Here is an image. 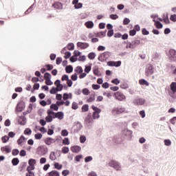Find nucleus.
I'll use <instances>...</instances> for the list:
<instances>
[{
    "instance_id": "obj_30",
    "label": "nucleus",
    "mask_w": 176,
    "mask_h": 176,
    "mask_svg": "<svg viewBox=\"0 0 176 176\" xmlns=\"http://www.w3.org/2000/svg\"><path fill=\"white\" fill-rule=\"evenodd\" d=\"M88 58L89 60H94V58H96V53L94 52H90L89 54H88Z\"/></svg>"
},
{
    "instance_id": "obj_45",
    "label": "nucleus",
    "mask_w": 176,
    "mask_h": 176,
    "mask_svg": "<svg viewBox=\"0 0 176 176\" xmlns=\"http://www.w3.org/2000/svg\"><path fill=\"white\" fill-rule=\"evenodd\" d=\"M50 160H56V154L54 153V152L50 153Z\"/></svg>"
},
{
    "instance_id": "obj_28",
    "label": "nucleus",
    "mask_w": 176,
    "mask_h": 176,
    "mask_svg": "<svg viewBox=\"0 0 176 176\" xmlns=\"http://www.w3.org/2000/svg\"><path fill=\"white\" fill-rule=\"evenodd\" d=\"M65 71H66L67 74H71V72H72V71H74V67H72V65L67 66L65 67Z\"/></svg>"
},
{
    "instance_id": "obj_6",
    "label": "nucleus",
    "mask_w": 176,
    "mask_h": 176,
    "mask_svg": "<svg viewBox=\"0 0 176 176\" xmlns=\"http://www.w3.org/2000/svg\"><path fill=\"white\" fill-rule=\"evenodd\" d=\"M111 56V52H104L98 57L99 61H104V60H108V58Z\"/></svg>"
},
{
    "instance_id": "obj_53",
    "label": "nucleus",
    "mask_w": 176,
    "mask_h": 176,
    "mask_svg": "<svg viewBox=\"0 0 176 176\" xmlns=\"http://www.w3.org/2000/svg\"><path fill=\"white\" fill-rule=\"evenodd\" d=\"M71 79H72V80H74V81L78 80V74H74L72 75Z\"/></svg>"
},
{
    "instance_id": "obj_34",
    "label": "nucleus",
    "mask_w": 176,
    "mask_h": 176,
    "mask_svg": "<svg viewBox=\"0 0 176 176\" xmlns=\"http://www.w3.org/2000/svg\"><path fill=\"white\" fill-rule=\"evenodd\" d=\"M89 111V104H84L82 107V112H87Z\"/></svg>"
},
{
    "instance_id": "obj_52",
    "label": "nucleus",
    "mask_w": 176,
    "mask_h": 176,
    "mask_svg": "<svg viewBox=\"0 0 176 176\" xmlns=\"http://www.w3.org/2000/svg\"><path fill=\"white\" fill-rule=\"evenodd\" d=\"M61 135H63V137H67V135H68V131L67 130H63L61 131Z\"/></svg>"
},
{
    "instance_id": "obj_8",
    "label": "nucleus",
    "mask_w": 176,
    "mask_h": 176,
    "mask_svg": "<svg viewBox=\"0 0 176 176\" xmlns=\"http://www.w3.org/2000/svg\"><path fill=\"white\" fill-rule=\"evenodd\" d=\"M153 72H154L153 66L152 65H148L145 72L146 76H151V75H152Z\"/></svg>"
},
{
    "instance_id": "obj_10",
    "label": "nucleus",
    "mask_w": 176,
    "mask_h": 176,
    "mask_svg": "<svg viewBox=\"0 0 176 176\" xmlns=\"http://www.w3.org/2000/svg\"><path fill=\"white\" fill-rule=\"evenodd\" d=\"M140 43L141 42L140 41V40H135L131 43H129L128 45L129 49H135V47H137V46H138V45H140Z\"/></svg>"
},
{
    "instance_id": "obj_19",
    "label": "nucleus",
    "mask_w": 176,
    "mask_h": 176,
    "mask_svg": "<svg viewBox=\"0 0 176 176\" xmlns=\"http://www.w3.org/2000/svg\"><path fill=\"white\" fill-rule=\"evenodd\" d=\"M44 142L45 144H46V145H52V144L56 142V140L52 138H47L45 140Z\"/></svg>"
},
{
    "instance_id": "obj_50",
    "label": "nucleus",
    "mask_w": 176,
    "mask_h": 176,
    "mask_svg": "<svg viewBox=\"0 0 176 176\" xmlns=\"http://www.w3.org/2000/svg\"><path fill=\"white\" fill-rule=\"evenodd\" d=\"M80 142L81 144H84V142H86V136H80Z\"/></svg>"
},
{
    "instance_id": "obj_15",
    "label": "nucleus",
    "mask_w": 176,
    "mask_h": 176,
    "mask_svg": "<svg viewBox=\"0 0 176 176\" xmlns=\"http://www.w3.org/2000/svg\"><path fill=\"white\" fill-rule=\"evenodd\" d=\"M52 8H54V9H56L58 10H61V9H63V3H61L60 2H55L52 5Z\"/></svg>"
},
{
    "instance_id": "obj_23",
    "label": "nucleus",
    "mask_w": 176,
    "mask_h": 176,
    "mask_svg": "<svg viewBox=\"0 0 176 176\" xmlns=\"http://www.w3.org/2000/svg\"><path fill=\"white\" fill-rule=\"evenodd\" d=\"M24 142H25V138L23 135H21L17 140V144L22 146V145H24Z\"/></svg>"
},
{
    "instance_id": "obj_17",
    "label": "nucleus",
    "mask_w": 176,
    "mask_h": 176,
    "mask_svg": "<svg viewBox=\"0 0 176 176\" xmlns=\"http://www.w3.org/2000/svg\"><path fill=\"white\" fill-rule=\"evenodd\" d=\"M1 151L3 153H10V152H12V148L9 146H5L1 148Z\"/></svg>"
},
{
    "instance_id": "obj_59",
    "label": "nucleus",
    "mask_w": 176,
    "mask_h": 176,
    "mask_svg": "<svg viewBox=\"0 0 176 176\" xmlns=\"http://www.w3.org/2000/svg\"><path fill=\"white\" fill-rule=\"evenodd\" d=\"M45 85L47 86H52V85H53V82H52L50 79L45 80Z\"/></svg>"
},
{
    "instance_id": "obj_55",
    "label": "nucleus",
    "mask_w": 176,
    "mask_h": 176,
    "mask_svg": "<svg viewBox=\"0 0 176 176\" xmlns=\"http://www.w3.org/2000/svg\"><path fill=\"white\" fill-rule=\"evenodd\" d=\"M130 23V19L125 18L123 21V24L124 25H127L128 24Z\"/></svg>"
},
{
    "instance_id": "obj_61",
    "label": "nucleus",
    "mask_w": 176,
    "mask_h": 176,
    "mask_svg": "<svg viewBox=\"0 0 176 176\" xmlns=\"http://www.w3.org/2000/svg\"><path fill=\"white\" fill-rule=\"evenodd\" d=\"M142 34L143 35H149V32L148 30H146V29L144 28L142 30Z\"/></svg>"
},
{
    "instance_id": "obj_40",
    "label": "nucleus",
    "mask_w": 176,
    "mask_h": 176,
    "mask_svg": "<svg viewBox=\"0 0 176 176\" xmlns=\"http://www.w3.org/2000/svg\"><path fill=\"white\" fill-rule=\"evenodd\" d=\"M51 109H54V111H58V106L56 104H52L50 106Z\"/></svg>"
},
{
    "instance_id": "obj_38",
    "label": "nucleus",
    "mask_w": 176,
    "mask_h": 176,
    "mask_svg": "<svg viewBox=\"0 0 176 176\" xmlns=\"http://www.w3.org/2000/svg\"><path fill=\"white\" fill-rule=\"evenodd\" d=\"M75 47V45H74V43H69L67 45V47L66 49H67L68 50H74Z\"/></svg>"
},
{
    "instance_id": "obj_20",
    "label": "nucleus",
    "mask_w": 176,
    "mask_h": 176,
    "mask_svg": "<svg viewBox=\"0 0 176 176\" xmlns=\"http://www.w3.org/2000/svg\"><path fill=\"white\" fill-rule=\"evenodd\" d=\"M80 146H74L71 147L72 152H74V153H78V152H80Z\"/></svg>"
},
{
    "instance_id": "obj_64",
    "label": "nucleus",
    "mask_w": 176,
    "mask_h": 176,
    "mask_svg": "<svg viewBox=\"0 0 176 176\" xmlns=\"http://www.w3.org/2000/svg\"><path fill=\"white\" fill-rule=\"evenodd\" d=\"M26 176H35L34 171H30L26 173Z\"/></svg>"
},
{
    "instance_id": "obj_13",
    "label": "nucleus",
    "mask_w": 176,
    "mask_h": 176,
    "mask_svg": "<svg viewBox=\"0 0 176 176\" xmlns=\"http://www.w3.org/2000/svg\"><path fill=\"white\" fill-rule=\"evenodd\" d=\"M56 118V119H59V120H63V119H64V113L62 111H58L57 113H55L54 119Z\"/></svg>"
},
{
    "instance_id": "obj_33",
    "label": "nucleus",
    "mask_w": 176,
    "mask_h": 176,
    "mask_svg": "<svg viewBox=\"0 0 176 176\" xmlns=\"http://www.w3.org/2000/svg\"><path fill=\"white\" fill-rule=\"evenodd\" d=\"M44 79L45 80H49V79H52V74H50V73H45L44 74Z\"/></svg>"
},
{
    "instance_id": "obj_56",
    "label": "nucleus",
    "mask_w": 176,
    "mask_h": 176,
    "mask_svg": "<svg viewBox=\"0 0 176 176\" xmlns=\"http://www.w3.org/2000/svg\"><path fill=\"white\" fill-rule=\"evenodd\" d=\"M135 34H137V31H135V30H132L129 31L130 36H134V35H135Z\"/></svg>"
},
{
    "instance_id": "obj_35",
    "label": "nucleus",
    "mask_w": 176,
    "mask_h": 176,
    "mask_svg": "<svg viewBox=\"0 0 176 176\" xmlns=\"http://www.w3.org/2000/svg\"><path fill=\"white\" fill-rule=\"evenodd\" d=\"M56 91H60L58 90V88H56V87H53L52 88V89L50 90V93L51 94H56Z\"/></svg>"
},
{
    "instance_id": "obj_58",
    "label": "nucleus",
    "mask_w": 176,
    "mask_h": 176,
    "mask_svg": "<svg viewBox=\"0 0 176 176\" xmlns=\"http://www.w3.org/2000/svg\"><path fill=\"white\" fill-rule=\"evenodd\" d=\"M69 79V77L68 76V75L67 74H64L62 76L61 80L64 81V80H68Z\"/></svg>"
},
{
    "instance_id": "obj_51",
    "label": "nucleus",
    "mask_w": 176,
    "mask_h": 176,
    "mask_svg": "<svg viewBox=\"0 0 176 176\" xmlns=\"http://www.w3.org/2000/svg\"><path fill=\"white\" fill-rule=\"evenodd\" d=\"M111 83H113L114 85H119V83H120V80H119L118 78H116L111 80Z\"/></svg>"
},
{
    "instance_id": "obj_18",
    "label": "nucleus",
    "mask_w": 176,
    "mask_h": 176,
    "mask_svg": "<svg viewBox=\"0 0 176 176\" xmlns=\"http://www.w3.org/2000/svg\"><path fill=\"white\" fill-rule=\"evenodd\" d=\"M67 51V47H64L62 50H61V53H63L65 54L64 58L67 59L69 58V57H71V52H66Z\"/></svg>"
},
{
    "instance_id": "obj_9",
    "label": "nucleus",
    "mask_w": 176,
    "mask_h": 176,
    "mask_svg": "<svg viewBox=\"0 0 176 176\" xmlns=\"http://www.w3.org/2000/svg\"><path fill=\"white\" fill-rule=\"evenodd\" d=\"M133 103L134 104V105H138V106L144 105V104H145V99L136 98L133 100Z\"/></svg>"
},
{
    "instance_id": "obj_57",
    "label": "nucleus",
    "mask_w": 176,
    "mask_h": 176,
    "mask_svg": "<svg viewBox=\"0 0 176 176\" xmlns=\"http://www.w3.org/2000/svg\"><path fill=\"white\" fill-rule=\"evenodd\" d=\"M62 175H63V176L69 175V170H63Z\"/></svg>"
},
{
    "instance_id": "obj_41",
    "label": "nucleus",
    "mask_w": 176,
    "mask_h": 176,
    "mask_svg": "<svg viewBox=\"0 0 176 176\" xmlns=\"http://www.w3.org/2000/svg\"><path fill=\"white\" fill-rule=\"evenodd\" d=\"M1 141H2V142H3L4 144L6 143V142H8V141H9V136L5 135V136L2 137V138H1Z\"/></svg>"
},
{
    "instance_id": "obj_54",
    "label": "nucleus",
    "mask_w": 176,
    "mask_h": 176,
    "mask_svg": "<svg viewBox=\"0 0 176 176\" xmlns=\"http://www.w3.org/2000/svg\"><path fill=\"white\" fill-rule=\"evenodd\" d=\"M164 142L166 146H170V145H171V141L170 140H165Z\"/></svg>"
},
{
    "instance_id": "obj_36",
    "label": "nucleus",
    "mask_w": 176,
    "mask_h": 176,
    "mask_svg": "<svg viewBox=\"0 0 176 176\" xmlns=\"http://www.w3.org/2000/svg\"><path fill=\"white\" fill-rule=\"evenodd\" d=\"M54 168H56V170H61V168H63V165L56 162L54 164Z\"/></svg>"
},
{
    "instance_id": "obj_27",
    "label": "nucleus",
    "mask_w": 176,
    "mask_h": 176,
    "mask_svg": "<svg viewBox=\"0 0 176 176\" xmlns=\"http://www.w3.org/2000/svg\"><path fill=\"white\" fill-rule=\"evenodd\" d=\"M96 100V95L91 94L90 95L89 98L87 100V102H93Z\"/></svg>"
},
{
    "instance_id": "obj_42",
    "label": "nucleus",
    "mask_w": 176,
    "mask_h": 176,
    "mask_svg": "<svg viewBox=\"0 0 176 176\" xmlns=\"http://www.w3.org/2000/svg\"><path fill=\"white\" fill-rule=\"evenodd\" d=\"M45 68H46L47 71H52L53 69V65H45Z\"/></svg>"
},
{
    "instance_id": "obj_21",
    "label": "nucleus",
    "mask_w": 176,
    "mask_h": 176,
    "mask_svg": "<svg viewBox=\"0 0 176 176\" xmlns=\"http://www.w3.org/2000/svg\"><path fill=\"white\" fill-rule=\"evenodd\" d=\"M153 21L155 23L154 25L156 27V28H157L158 30H160V28H163V24H162L160 21H156L155 19H153Z\"/></svg>"
},
{
    "instance_id": "obj_62",
    "label": "nucleus",
    "mask_w": 176,
    "mask_h": 176,
    "mask_svg": "<svg viewBox=\"0 0 176 176\" xmlns=\"http://www.w3.org/2000/svg\"><path fill=\"white\" fill-rule=\"evenodd\" d=\"M72 109H78V103L74 102L72 105Z\"/></svg>"
},
{
    "instance_id": "obj_16",
    "label": "nucleus",
    "mask_w": 176,
    "mask_h": 176,
    "mask_svg": "<svg viewBox=\"0 0 176 176\" xmlns=\"http://www.w3.org/2000/svg\"><path fill=\"white\" fill-rule=\"evenodd\" d=\"M18 122L19 124H21V126H24V124L27 123V119L25 118V117H24V116H21L19 117Z\"/></svg>"
},
{
    "instance_id": "obj_24",
    "label": "nucleus",
    "mask_w": 176,
    "mask_h": 176,
    "mask_svg": "<svg viewBox=\"0 0 176 176\" xmlns=\"http://www.w3.org/2000/svg\"><path fill=\"white\" fill-rule=\"evenodd\" d=\"M169 57L176 60V51L174 50H169Z\"/></svg>"
},
{
    "instance_id": "obj_4",
    "label": "nucleus",
    "mask_w": 176,
    "mask_h": 176,
    "mask_svg": "<svg viewBox=\"0 0 176 176\" xmlns=\"http://www.w3.org/2000/svg\"><path fill=\"white\" fill-rule=\"evenodd\" d=\"M109 166L110 167H113V168H115L117 171H120L122 170V166H120V164L115 160H111L109 162Z\"/></svg>"
},
{
    "instance_id": "obj_12",
    "label": "nucleus",
    "mask_w": 176,
    "mask_h": 176,
    "mask_svg": "<svg viewBox=\"0 0 176 176\" xmlns=\"http://www.w3.org/2000/svg\"><path fill=\"white\" fill-rule=\"evenodd\" d=\"M78 47H80V49H87L89 47V45L87 43H82V42H78L77 43Z\"/></svg>"
},
{
    "instance_id": "obj_26",
    "label": "nucleus",
    "mask_w": 176,
    "mask_h": 176,
    "mask_svg": "<svg viewBox=\"0 0 176 176\" xmlns=\"http://www.w3.org/2000/svg\"><path fill=\"white\" fill-rule=\"evenodd\" d=\"M139 83L140 85H142V86H149V82H148V81H146V80L145 79H141L139 80Z\"/></svg>"
},
{
    "instance_id": "obj_2",
    "label": "nucleus",
    "mask_w": 176,
    "mask_h": 176,
    "mask_svg": "<svg viewBox=\"0 0 176 176\" xmlns=\"http://www.w3.org/2000/svg\"><path fill=\"white\" fill-rule=\"evenodd\" d=\"M168 94L172 97V98H176V82H173L170 84Z\"/></svg>"
},
{
    "instance_id": "obj_44",
    "label": "nucleus",
    "mask_w": 176,
    "mask_h": 176,
    "mask_svg": "<svg viewBox=\"0 0 176 176\" xmlns=\"http://www.w3.org/2000/svg\"><path fill=\"white\" fill-rule=\"evenodd\" d=\"M45 120L46 122H47L48 123H50V122H53V117H52V116H47L45 118Z\"/></svg>"
},
{
    "instance_id": "obj_39",
    "label": "nucleus",
    "mask_w": 176,
    "mask_h": 176,
    "mask_svg": "<svg viewBox=\"0 0 176 176\" xmlns=\"http://www.w3.org/2000/svg\"><path fill=\"white\" fill-rule=\"evenodd\" d=\"M36 163V161L35 160L31 159L29 160V165L32 166L33 167H35V164Z\"/></svg>"
},
{
    "instance_id": "obj_47",
    "label": "nucleus",
    "mask_w": 176,
    "mask_h": 176,
    "mask_svg": "<svg viewBox=\"0 0 176 176\" xmlns=\"http://www.w3.org/2000/svg\"><path fill=\"white\" fill-rule=\"evenodd\" d=\"M110 19H111V20H116L117 19H119V16H118V14H111L109 16Z\"/></svg>"
},
{
    "instance_id": "obj_43",
    "label": "nucleus",
    "mask_w": 176,
    "mask_h": 176,
    "mask_svg": "<svg viewBox=\"0 0 176 176\" xmlns=\"http://www.w3.org/2000/svg\"><path fill=\"white\" fill-rule=\"evenodd\" d=\"M63 145H69V139H68V138H65L63 140Z\"/></svg>"
},
{
    "instance_id": "obj_60",
    "label": "nucleus",
    "mask_w": 176,
    "mask_h": 176,
    "mask_svg": "<svg viewBox=\"0 0 176 176\" xmlns=\"http://www.w3.org/2000/svg\"><path fill=\"white\" fill-rule=\"evenodd\" d=\"M170 20H171V21H173L174 23H175V21H176V14H172L170 16Z\"/></svg>"
},
{
    "instance_id": "obj_29",
    "label": "nucleus",
    "mask_w": 176,
    "mask_h": 176,
    "mask_svg": "<svg viewBox=\"0 0 176 176\" xmlns=\"http://www.w3.org/2000/svg\"><path fill=\"white\" fill-rule=\"evenodd\" d=\"M74 71L77 74H82V72H83V69L82 68V67L78 66L75 68Z\"/></svg>"
},
{
    "instance_id": "obj_3",
    "label": "nucleus",
    "mask_w": 176,
    "mask_h": 176,
    "mask_svg": "<svg viewBox=\"0 0 176 176\" xmlns=\"http://www.w3.org/2000/svg\"><path fill=\"white\" fill-rule=\"evenodd\" d=\"M112 115L116 116V115H120L126 113V108L124 107H115L111 111Z\"/></svg>"
},
{
    "instance_id": "obj_14",
    "label": "nucleus",
    "mask_w": 176,
    "mask_h": 176,
    "mask_svg": "<svg viewBox=\"0 0 176 176\" xmlns=\"http://www.w3.org/2000/svg\"><path fill=\"white\" fill-rule=\"evenodd\" d=\"M54 85L55 86H56V89H58L59 91H61V90H63V85H61V81L60 80H56L55 82H54Z\"/></svg>"
},
{
    "instance_id": "obj_22",
    "label": "nucleus",
    "mask_w": 176,
    "mask_h": 176,
    "mask_svg": "<svg viewBox=\"0 0 176 176\" xmlns=\"http://www.w3.org/2000/svg\"><path fill=\"white\" fill-rule=\"evenodd\" d=\"M45 176H60V172L57 170H52L47 173Z\"/></svg>"
},
{
    "instance_id": "obj_5",
    "label": "nucleus",
    "mask_w": 176,
    "mask_h": 176,
    "mask_svg": "<svg viewBox=\"0 0 176 176\" xmlns=\"http://www.w3.org/2000/svg\"><path fill=\"white\" fill-rule=\"evenodd\" d=\"M113 97L118 101H123V100H126V96H124V94L120 91L115 92L113 94Z\"/></svg>"
},
{
    "instance_id": "obj_1",
    "label": "nucleus",
    "mask_w": 176,
    "mask_h": 176,
    "mask_svg": "<svg viewBox=\"0 0 176 176\" xmlns=\"http://www.w3.org/2000/svg\"><path fill=\"white\" fill-rule=\"evenodd\" d=\"M91 109L93 111H94L92 114V118L94 120L100 119V113H101V109L94 105L91 106Z\"/></svg>"
},
{
    "instance_id": "obj_37",
    "label": "nucleus",
    "mask_w": 176,
    "mask_h": 176,
    "mask_svg": "<svg viewBox=\"0 0 176 176\" xmlns=\"http://www.w3.org/2000/svg\"><path fill=\"white\" fill-rule=\"evenodd\" d=\"M82 92L84 96H89V94H90V91L87 88L83 89Z\"/></svg>"
},
{
    "instance_id": "obj_11",
    "label": "nucleus",
    "mask_w": 176,
    "mask_h": 176,
    "mask_svg": "<svg viewBox=\"0 0 176 176\" xmlns=\"http://www.w3.org/2000/svg\"><path fill=\"white\" fill-rule=\"evenodd\" d=\"M107 65H109V67H120V65H122V62L120 60L117 62L109 61L107 62Z\"/></svg>"
},
{
    "instance_id": "obj_63",
    "label": "nucleus",
    "mask_w": 176,
    "mask_h": 176,
    "mask_svg": "<svg viewBox=\"0 0 176 176\" xmlns=\"http://www.w3.org/2000/svg\"><path fill=\"white\" fill-rule=\"evenodd\" d=\"M82 157H83V156L82 155L76 156V157H75L76 162H80V159H82Z\"/></svg>"
},
{
    "instance_id": "obj_32",
    "label": "nucleus",
    "mask_w": 176,
    "mask_h": 176,
    "mask_svg": "<svg viewBox=\"0 0 176 176\" xmlns=\"http://www.w3.org/2000/svg\"><path fill=\"white\" fill-rule=\"evenodd\" d=\"M12 163L13 166H17V164H19V163H20V160H19V158H14L12 160Z\"/></svg>"
},
{
    "instance_id": "obj_46",
    "label": "nucleus",
    "mask_w": 176,
    "mask_h": 176,
    "mask_svg": "<svg viewBox=\"0 0 176 176\" xmlns=\"http://www.w3.org/2000/svg\"><path fill=\"white\" fill-rule=\"evenodd\" d=\"M62 152L63 153H68L69 152V148L67 147V146H64L63 148H62Z\"/></svg>"
},
{
    "instance_id": "obj_7",
    "label": "nucleus",
    "mask_w": 176,
    "mask_h": 176,
    "mask_svg": "<svg viewBox=\"0 0 176 176\" xmlns=\"http://www.w3.org/2000/svg\"><path fill=\"white\" fill-rule=\"evenodd\" d=\"M85 124L86 126H90L91 124H93V117L91 116V114L89 113L87 116V117L85 119Z\"/></svg>"
},
{
    "instance_id": "obj_48",
    "label": "nucleus",
    "mask_w": 176,
    "mask_h": 176,
    "mask_svg": "<svg viewBox=\"0 0 176 176\" xmlns=\"http://www.w3.org/2000/svg\"><path fill=\"white\" fill-rule=\"evenodd\" d=\"M56 65H60V64H61V63H63V58H60V57H58V58L56 59Z\"/></svg>"
},
{
    "instance_id": "obj_31",
    "label": "nucleus",
    "mask_w": 176,
    "mask_h": 176,
    "mask_svg": "<svg viewBox=\"0 0 176 176\" xmlns=\"http://www.w3.org/2000/svg\"><path fill=\"white\" fill-rule=\"evenodd\" d=\"M24 134L25 135H31V134H32V131L30 128H27L24 131Z\"/></svg>"
},
{
    "instance_id": "obj_49",
    "label": "nucleus",
    "mask_w": 176,
    "mask_h": 176,
    "mask_svg": "<svg viewBox=\"0 0 176 176\" xmlns=\"http://www.w3.org/2000/svg\"><path fill=\"white\" fill-rule=\"evenodd\" d=\"M43 135H41V133H36L34 135V138L36 140H41L42 138Z\"/></svg>"
},
{
    "instance_id": "obj_25",
    "label": "nucleus",
    "mask_w": 176,
    "mask_h": 176,
    "mask_svg": "<svg viewBox=\"0 0 176 176\" xmlns=\"http://www.w3.org/2000/svg\"><path fill=\"white\" fill-rule=\"evenodd\" d=\"M85 27H87V28H93V27H94V23H93V21H87L85 23Z\"/></svg>"
}]
</instances>
